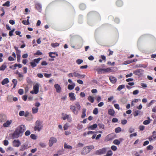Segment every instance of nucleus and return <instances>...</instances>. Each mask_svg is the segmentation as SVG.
<instances>
[{"label":"nucleus","instance_id":"16","mask_svg":"<svg viewBox=\"0 0 156 156\" xmlns=\"http://www.w3.org/2000/svg\"><path fill=\"white\" fill-rule=\"evenodd\" d=\"M69 95L70 98V100L74 101L76 100V97L74 95V94L73 93H70L69 94Z\"/></svg>","mask_w":156,"mask_h":156},{"label":"nucleus","instance_id":"50","mask_svg":"<svg viewBox=\"0 0 156 156\" xmlns=\"http://www.w3.org/2000/svg\"><path fill=\"white\" fill-rule=\"evenodd\" d=\"M69 127V126L68 125V124L67 123H66L63 126V128L64 130H67L68 127Z\"/></svg>","mask_w":156,"mask_h":156},{"label":"nucleus","instance_id":"41","mask_svg":"<svg viewBox=\"0 0 156 156\" xmlns=\"http://www.w3.org/2000/svg\"><path fill=\"white\" fill-rule=\"evenodd\" d=\"M22 23L25 25H28L30 24V23L29 22V20H27V21L23 20L22 21Z\"/></svg>","mask_w":156,"mask_h":156},{"label":"nucleus","instance_id":"23","mask_svg":"<svg viewBox=\"0 0 156 156\" xmlns=\"http://www.w3.org/2000/svg\"><path fill=\"white\" fill-rule=\"evenodd\" d=\"M75 84L74 83H73L72 85L69 84L68 86V89L69 90H72L74 89Z\"/></svg>","mask_w":156,"mask_h":156},{"label":"nucleus","instance_id":"6","mask_svg":"<svg viewBox=\"0 0 156 156\" xmlns=\"http://www.w3.org/2000/svg\"><path fill=\"white\" fill-rule=\"evenodd\" d=\"M107 151V148H103L99 149L95 151V154L96 155H100L105 153Z\"/></svg>","mask_w":156,"mask_h":156},{"label":"nucleus","instance_id":"31","mask_svg":"<svg viewBox=\"0 0 156 156\" xmlns=\"http://www.w3.org/2000/svg\"><path fill=\"white\" fill-rule=\"evenodd\" d=\"M27 145L26 144H23L21 146V148L20 150L21 151H23L27 148Z\"/></svg>","mask_w":156,"mask_h":156},{"label":"nucleus","instance_id":"11","mask_svg":"<svg viewBox=\"0 0 156 156\" xmlns=\"http://www.w3.org/2000/svg\"><path fill=\"white\" fill-rule=\"evenodd\" d=\"M73 75L74 76L77 77L78 78L81 79L84 78L85 76L84 75H81L76 72H74L73 73Z\"/></svg>","mask_w":156,"mask_h":156},{"label":"nucleus","instance_id":"15","mask_svg":"<svg viewBox=\"0 0 156 156\" xmlns=\"http://www.w3.org/2000/svg\"><path fill=\"white\" fill-rule=\"evenodd\" d=\"M109 79L111 82L113 84H115L117 81L116 78L112 76H110Z\"/></svg>","mask_w":156,"mask_h":156},{"label":"nucleus","instance_id":"53","mask_svg":"<svg viewBox=\"0 0 156 156\" xmlns=\"http://www.w3.org/2000/svg\"><path fill=\"white\" fill-rule=\"evenodd\" d=\"M111 149L113 151H115L117 150V147L114 145H112L111 147Z\"/></svg>","mask_w":156,"mask_h":156},{"label":"nucleus","instance_id":"62","mask_svg":"<svg viewBox=\"0 0 156 156\" xmlns=\"http://www.w3.org/2000/svg\"><path fill=\"white\" fill-rule=\"evenodd\" d=\"M139 90H135L133 91V95H136L139 93Z\"/></svg>","mask_w":156,"mask_h":156},{"label":"nucleus","instance_id":"33","mask_svg":"<svg viewBox=\"0 0 156 156\" xmlns=\"http://www.w3.org/2000/svg\"><path fill=\"white\" fill-rule=\"evenodd\" d=\"M75 105L76 108L77 110H79L80 109L81 106L78 102H76L75 104Z\"/></svg>","mask_w":156,"mask_h":156},{"label":"nucleus","instance_id":"27","mask_svg":"<svg viewBox=\"0 0 156 156\" xmlns=\"http://www.w3.org/2000/svg\"><path fill=\"white\" fill-rule=\"evenodd\" d=\"M89 151H88V150L86 148H83V151L81 152V154L83 155L86 154Z\"/></svg>","mask_w":156,"mask_h":156},{"label":"nucleus","instance_id":"10","mask_svg":"<svg viewBox=\"0 0 156 156\" xmlns=\"http://www.w3.org/2000/svg\"><path fill=\"white\" fill-rule=\"evenodd\" d=\"M39 84L38 83H36L33 87L34 93L37 94L39 91Z\"/></svg>","mask_w":156,"mask_h":156},{"label":"nucleus","instance_id":"60","mask_svg":"<svg viewBox=\"0 0 156 156\" xmlns=\"http://www.w3.org/2000/svg\"><path fill=\"white\" fill-rule=\"evenodd\" d=\"M134 131V129L132 127H130L129 129V132L130 133H132Z\"/></svg>","mask_w":156,"mask_h":156},{"label":"nucleus","instance_id":"44","mask_svg":"<svg viewBox=\"0 0 156 156\" xmlns=\"http://www.w3.org/2000/svg\"><path fill=\"white\" fill-rule=\"evenodd\" d=\"M39 145L42 147L44 148L46 147V145L45 143L41 142L39 143Z\"/></svg>","mask_w":156,"mask_h":156},{"label":"nucleus","instance_id":"45","mask_svg":"<svg viewBox=\"0 0 156 156\" xmlns=\"http://www.w3.org/2000/svg\"><path fill=\"white\" fill-rule=\"evenodd\" d=\"M83 62V61L82 59H78L76 61V63L79 65L82 63Z\"/></svg>","mask_w":156,"mask_h":156},{"label":"nucleus","instance_id":"40","mask_svg":"<svg viewBox=\"0 0 156 156\" xmlns=\"http://www.w3.org/2000/svg\"><path fill=\"white\" fill-rule=\"evenodd\" d=\"M121 128L120 127H118L116 128L115 129V132L116 133H118L120 132H121Z\"/></svg>","mask_w":156,"mask_h":156},{"label":"nucleus","instance_id":"18","mask_svg":"<svg viewBox=\"0 0 156 156\" xmlns=\"http://www.w3.org/2000/svg\"><path fill=\"white\" fill-rule=\"evenodd\" d=\"M148 140L150 142L156 140V135H152L149 137Z\"/></svg>","mask_w":156,"mask_h":156},{"label":"nucleus","instance_id":"1","mask_svg":"<svg viewBox=\"0 0 156 156\" xmlns=\"http://www.w3.org/2000/svg\"><path fill=\"white\" fill-rule=\"evenodd\" d=\"M25 130L26 127L24 125H22L18 126L12 134V138H17L20 136H21Z\"/></svg>","mask_w":156,"mask_h":156},{"label":"nucleus","instance_id":"17","mask_svg":"<svg viewBox=\"0 0 156 156\" xmlns=\"http://www.w3.org/2000/svg\"><path fill=\"white\" fill-rule=\"evenodd\" d=\"M98 125L97 124H94L93 125L88 126L87 128L88 130H94L97 127Z\"/></svg>","mask_w":156,"mask_h":156},{"label":"nucleus","instance_id":"19","mask_svg":"<svg viewBox=\"0 0 156 156\" xmlns=\"http://www.w3.org/2000/svg\"><path fill=\"white\" fill-rule=\"evenodd\" d=\"M36 9L39 12L41 11L42 6L39 3H36L35 4Z\"/></svg>","mask_w":156,"mask_h":156},{"label":"nucleus","instance_id":"13","mask_svg":"<svg viewBox=\"0 0 156 156\" xmlns=\"http://www.w3.org/2000/svg\"><path fill=\"white\" fill-rule=\"evenodd\" d=\"M13 146L15 147H19L21 143L20 141L18 140H15L13 142Z\"/></svg>","mask_w":156,"mask_h":156},{"label":"nucleus","instance_id":"52","mask_svg":"<svg viewBox=\"0 0 156 156\" xmlns=\"http://www.w3.org/2000/svg\"><path fill=\"white\" fill-rule=\"evenodd\" d=\"M30 138L34 140H35L36 139V136L34 134H31L30 136Z\"/></svg>","mask_w":156,"mask_h":156},{"label":"nucleus","instance_id":"51","mask_svg":"<svg viewBox=\"0 0 156 156\" xmlns=\"http://www.w3.org/2000/svg\"><path fill=\"white\" fill-rule=\"evenodd\" d=\"M42 54V53L39 50L37 51L36 53L34 54V55H41Z\"/></svg>","mask_w":156,"mask_h":156},{"label":"nucleus","instance_id":"36","mask_svg":"<svg viewBox=\"0 0 156 156\" xmlns=\"http://www.w3.org/2000/svg\"><path fill=\"white\" fill-rule=\"evenodd\" d=\"M113 143L114 144L119 145L120 144V142L118 140L115 139L113 141Z\"/></svg>","mask_w":156,"mask_h":156},{"label":"nucleus","instance_id":"2","mask_svg":"<svg viewBox=\"0 0 156 156\" xmlns=\"http://www.w3.org/2000/svg\"><path fill=\"white\" fill-rule=\"evenodd\" d=\"M42 122L40 120H37L35 124L34 129L35 131H40L43 128Z\"/></svg>","mask_w":156,"mask_h":156},{"label":"nucleus","instance_id":"9","mask_svg":"<svg viewBox=\"0 0 156 156\" xmlns=\"http://www.w3.org/2000/svg\"><path fill=\"white\" fill-rule=\"evenodd\" d=\"M70 108L75 114L77 115L79 112V110H77L75 106L71 105L70 106Z\"/></svg>","mask_w":156,"mask_h":156},{"label":"nucleus","instance_id":"4","mask_svg":"<svg viewBox=\"0 0 156 156\" xmlns=\"http://www.w3.org/2000/svg\"><path fill=\"white\" fill-rule=\"evenodd\" d=\"M41 58H37L34 59L30 62V64L32 68H34L37 66V65L39 63Z\"/></svg>","mask_w":156,"mask_h":156},{"label":"nucleus","instance_id":"35","mask_svg":"<svg viewBox=\"0 0 156 156\" xmlns=\"http://www.w3.org/2000/svg\"><path fill=\"white\" fill-rule=\"evenodd\" d=\"M113 153L111 150L108 151L106 154V156H112V155Z\"/></svg>","mask_w":156,"mask_h":156},{"label":"nucleus","instance_id":"54","mask_svg":"<svg viewBox=\"0 0 156 156\" xmlns=\"http://www.w3.org/2000/svg\"><path fill=\"white\" fill-rule=\"evenodd\" d=\"M18 93L20 95H22L23 93V90L22 89H20L19 90Z\"/></svg>","mask_w":156,"mask_h":156},{"label":"nucleus","instance_id":"8","mask_svg":"<svg viewBox=\"0 0 156 156\" xmlns=\"http://www.w3.org/2000/svg\"><path fill=\"white\" fill-rule=\"evenodd\" d=\"M62 119L63 120H65L67 119L69 122H70L71 121L72 118L69 115H67V114L64 115V114H62Z\"/></svg>","mask_w":156,"mask_h":156},{"label":"nucleus","instance_id":"42","mask_svg":"<svg viewBox=\"0 0 156 156\" xmlns=\"http://www.w3.org/2000/svg\"><path fill=\"white\" fill-rule=\"evenodd\" d=\"M93 113L95 115H97L98 113V109L97 108H95L94 109L93 112Z\"/></svg>","mask_w":156,"mask_h":156},{"label":"nucleus","instance_id":"3","mask_svg":"<svg viewBox=\"0 0 156 156\" xmlns=\"http://www.w3.org/2000/svg\"><path fill=\"white\" fill-rule=\"evenodd\" d=\"M133 72L135 75L137 76L140 77L143 74L144 70L140 69H137L134 70Z\"/></svg>","mask_w":156,"mask_h":156},{"label":"nucleus","instance_id":"37","mask_svg":"<svg viewBox=\"0 0 156 156\" xmlns=\"http://www.w3.org/2000/svg\"><path fill=\"white\" fill-rule=\"evenodd\" d=\"M140 111L139 110H136L133 113V115L135 117L138 115V114L140 113Z\"/></svg>","mask_w":156,"mask_h":156},{"label":"nucleus","instance_id":"34","mask_svg":"<svg viewBox=\"0 0 156 156\" xmlns=\"http://www.w3.org/2000/svg\"><path fill=\"white\" fill-rule=\"evenodd\" d=\"M38 109L37 108H33L32 109V113L33 114L36 113L38 112Z\"/></svg>","mask_w":156,"mask_h":156},{"label":"nucleus","instance_id":"20","mask_svg":"<svg viewBox=\"0 0 156 156\" xmlns=\"http://www.w3.org/2000/svg\"><path fill=\"white\" fill-rule=\"evenodd\" d=\"M115 113L114 110L112 109H110L108 110V114L111 116H114Z\"/></svg>","mask_w":156,"mask_h":156},{"label":"nucleus","instance_id":"56","mask_svg":"<svg viewBox=\"0 0 156 156\" xmlns=\"http://www.w3.org/2000/svg\"><path fill=\"white\" fill-rule=\"evenodd\" d=\"M83 127V126L82 124H79L78 125L77 128L78 129H82Z\"/></svg>","mask_w":156,"mask_h":156},{"label":"nucleus","instance_id":"57","mask_svg":"<svg viewBox=\"0 0 156 156\" xmlns=\"http://www.w3.org/2000/svg\"><path fill=\"white\" fill-rule=\"evenodd\" d=\"M44 76L46 78H49L51 76V74H47L45 73L44 74Z\"/></svg>","mask_w":156,"mask_h":156},{"label":"nucleus","instance_id":"55","mask_svg":"<svg viewBox=\"0 0 156 156\" xmlns=\"http://www.w3.org/2000/svg\"><path fill=\"white\" fill-rule=\"evenodd\" d=\"M114 106L115 108L118 109V110H119L120 107H119V105L118 104H115L114 105Z\"/></svg>","mask_w":156,"mask_h":156},{"label":"nucleus","instance_id":"14","mask_svg":"<svg viewBox=\"0 0 156 156\" xmlns=\"http://www.w3.org/2000/svg\"><path fill=\"white\" fill-rule=\"evenodd\" d=\"M54 87L56 89L57 92L60 93L61 92L62 89L60 86L58 84H55Z\"/></svg>","mask_w":156,"mask_h":156},{"label":"nucleus","instance_id":"46","mask_svg":"<svg viewBox=\"0 0 156 156\" xmlns=\"http://www.w3.org/2000/svg\"><path fill=\"white\" fill-rule=\"evenodd\" d=\"M18 75L19 77L20 78L19 79V80L20 81L23 79V76L22 74H21L20 73Z\"/></svg>","mask_w":156,"mask_h":156},{"label":"nucleus","instance_id":"43","mask_svg":"<svg viewBox=\"0 0 156 156\" xmlns=\"http://www.w3.org/2000/svg\"><path fill=\"white\" fill-rule=\"evenodd\" d=\"M10 2L9 1L6 2L5 3L2 5L4 6L9 7L10 6Z\"/></svg>","mask_w":156,"mask_h":156},{"label":"nucleus","instance_id":"26","mask_svg":"<svg viewBox=\"0 0 156 156\" xmlns=\"http://www.w3.org/2000/svg\"><path fill=\"white\" fill-rule=\"evenodd\" d=\"M7 66L6 63L3 64L0 67V70L1 71H4L6 68Z\"/></svg>","mask_w":156,"mask_h":156},{"label":"nucleus","instance_id":"59","mask_svg":"<svg viewBox=\"0 0 156 156\" xmlns=\"http://www.w3.org/2000/svg\"><path fill=\"white\" fill-rule=\"evenodd\" d=\"M15 30L14 29H13L12 30L10 31L9 32V35L10 36H11L13 35V33Z\"/></svg>","mask_w":156,"mask_h":156},{"label":"nucleus","instance_id":"61","mask_svg":"<svg viewBox=\"0 0 156 156\" xmlns=\"http://www.w3.org/2000/svg\"><path fill=\"white\" fill-rule=\"evenodd\" d=\"M127 122V121L126 119L122 120L121 121V123L123 125L126 124Z\"/></svg>","mask_w":156,"mask_h":156},{"label":"nucleus","instance_id":"12","mask_svg":"<svg viewBox=\"0 0 156 156\" xmlns=\"http://www.w3.org/2000/svg\"><path fill=\"white\" fill-rule=\"evenodd\" d=\"M12 122V120H7L6 122L3 124V126L4 127H7L9 126Z\"/></svg>","mask_w":156,"mask_h":156},{"label":"nucleus","instance_id":"32","mask_svg":"<svg viewBox=\"0 0 156 156\" xmlns=\"http://www.w3.org/2000/svg\"><path fill=\"white\" fill-rule=\"evenodd\" d=\"M125 87V86L124 85L122 84L119 85L117 88V90L119 91L121 90L122 89L124 88Z\"/></svg>","mask_w":156,"mask_h":156},{"label":"nucleus","instance_id":"58","mask_svg":"<svg viewBox=\"0 0 156 156\" xmlns=\"http://www.w3.org/2000/svg\"><path fill=\"white\" fill-rule=\"evenodd\" d=\"M3 144L5 146H7L9 144V142L7 140H5L4 141Z\"/></svg>","mask_w":156,"mask_h":156},{"label":"nucleus","instance_id":"28","mask_svg":"<svg viewBox=\"0 0 156 156\" xmlns=\"http://www.w3.org/2000/svg\"><path fill=\"white\" fill-rule=\"evenodd\" d=\"M79 7L81 10H83L86 9V6L85 4L82 3L80 4Z\"/></svg>","mask_w":156,"mask_h":156},{"label":"nucleus","instance_id":"48","mask_svg":"<svg viewBox=\"0 0 156 156\" xmlns=\"http://www.w3.org/2000/svg\"><path fill=\"white\" fill-rule=\"evenodd\" d=\"M98 126H99V128L104 129L105 126L103 124L99 123L98 124Z\"/></svg>","mask_w":156,"mask_h":156},{"label":"nucleus","instance_id":"22","mask_svg":"<svg viewBox=\"0 0 156 156\" xmlns=\"http://www.w3.org/2000/svg\"><path fill=\"white\" fill-rule=\"evenodd\" d=\"M9 82V79L7 78L4 79L2 82L1 83L2 85H4Z\"/></svg>","mask_w":156,"mask_h":156},{"label":"nucleus","instance_id":"25","mask_svg":"<svg viewBox=\"0 0 156 156\" xmlns=\"http://www.w3.org/2000/svg\"><path fill=\"white\" fill-rule=\"evenodd\" d=\"M87 99L90 102L93 103L94 101V97L91 96H89L87 98Z\"/></svg>","mask_w":156,"mask_h":156},{"label":"nucleus","instance_id":"21","mask_svg":"<svg viewBox=\"0 0 156 156\" xmlns=\"http://www.w3.org/2000/svg\"><path fill=\"white\" fill-rule=\"evenodd\" d=\"M64 147L65 149H67L69 150H72V147L69 145H68L66 143H65L64 145Z\"/></svg>","mask_w":156,"mask_h":156},{"label":"nucleus","instance_id":"24","mask_svg":"<svg viewBox=\"0 0 156 156\" xmlns=\"http://www.w3.org/2000/svg\"><path fill=\"white\" fill-rule=\"evenodd\" d=\"M116 4L119 7H120L122 5L123 2L120 0H118L116 2Z\"/></svg>","mask_w":156,"mask_h":156},{"label":"nucleus","instance_id":"63","mask_svg":"<svg viewBox=\"0 0 156 156\" xmlns=\"http://www.w3.org/2000/svg\"><path fill=\"white\" fill-rule=\"evenodd\" d=\"M8 59L9 61H12L15 60V59L12 56H10L8 57Z\"/></svg>","mask_w":156,"mask_h":156},{"label":"nucleus","instance_id":"30","mask_svg":"<svg viewBox=\"0 0 156 156\" xmlns=\"http://www.w3.org/2000/svg\"><path fill=\"white\" fill-rule=\"evenodd\" d=\"M86 109L83 108L82 110V114L81 115V118H84L86 116Z\"/></svg>","mask_w":156,"mask_h":156},{"label":"nucleus","instance_id":"49","mask_svg":"<svg viewBox=\"0 0 156 156\" xmlns=\"http://www.w3.org/2000/svg\"><path fill=\"white\" fill-rule=\"evenodd\" d=\"M25 112L23 111H21L19 113V115L20 116H24Z\"/></svg>","mask_w":156,"mask_h":156},{"label":"nucleus","instance_id":"38","mask_svg":"<svg viewBox=\"0 0 156 156\" xmlns=\"http://www.w3.org/2000/svg\"><path fill=\"white\" fill-rule=\"evenodd\" d=\"M59 44L58 43H52L51 44V46L55 48L59 45Z\"/></svg>","mask_w":156,"mask_h":156},{"label":"nucleus","instance_id":"29","mask_svg":"<svg viewBox=\"0 0 156 156\" xmlns=\"http://www.w3.org/2000/svg\"><path fill=\"white\" fill-rule=\"evenodd\" d=\"M56 55L57 56H58V54L55 52H50L49 53V55L50 57L51 58H55V55Z\"/></svg>","mask_w":156,"mask_h":156},{"label":"nucleus","instance_id":"64","mask_svg":"<svg viewBox=\"0 0 156 156\" xmlns=\"http://www.w3.org/2000/svg\"><path fill=\"white\" fill-rule=\"evenodd\" d=\"M30 134V131L29 130H27L25 133V134L26 136H28Z\"/></svg>","mask_w":156,"mask_h":156},{"label":"nucleus","instance_id":"5","mask_svg":"<svg viewBox=\"0 0 156 156\" xmlns=\"http://www.w3.org/2000/svg\"><path fill=\"white\" fill-rule=\"evenodd\" d=\"M98 73H102V71H103V73L111 72H112V69L110 68H108L106 69H97Z\"/></svg>","mask_w":156,"mask_h":156},{"label":"nucleus","instance_id":"7","mask_svg":"<svg viewBox=\"0 0 156 156\" xmlns=\"http://www.w3.org/2000/svg\"><path fill=\"white\" fill-rule=\"evenodd\" d=\"M57 140L56 138L54 137H51L50 138L48 143L49 146L50 147H52L53 144L56 143Z\"/></svg>","mask_w":156,"mask_h":156},{"label":"nucleus","instance_id":"39","mask_svg":"<svg viewBox=\"0 0 156 156\" xmlns=\"http://www.w3.org/2000/svg\"><path fill=\"white\" fill-rule=\"evenodd\" d=\"M150 122V119L149 118H148V120H145L143 122V123L144 125H147L149 124Z\"/></svg>","mask_w":156,"mask_h":156},{"label":"nucleus","instance_id":"47","mask_svg":"<svg viewBox=\"0 0 156 156\" xmlns=\"http://www.w3.org/2000/svg\"><path fill=\"white\" fill-rule=\"evenodd\" d=\"M153 148V146L151 145H149L147 147V150H151Z\"/></svg>","mask_w":156,"mask_h":156}]
</instances>
